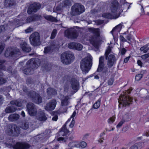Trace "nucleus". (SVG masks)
<instances>
[{"instance_id":"f257e3e1","label":"nucleus","mask_w":149,"mask_h":149,"mask_svg":"<svg viewBox=\"0 0 149 149\" xmlns=\"http://www.w3.org/2000/svg\"><path fill=\"white\" fill-rule=\"evenodd\" d=\"M26 107L28 112L30 116H36L37 118L40 120H47V118L45 116L43 111H40L37 113L35 105L32 103H28Z\"/></svg>"},{"instance_id":"f03ea898","label":"nucleus","mask_w":149,"mask_h":149,"mask_svg":"<svg viewBox=\"0 0 149 149\" xmlns=\"http://www.w3.org/2000/svg\"><path fill=\"white\" fill-rule=\"evenodd\" d=\"M92 58L91 56H87L81 61L80 67L83 73L86 74L91 69L92 65Z\"/></svg>"},{"instance_id":"7ed1b4c3","label":"nucleus","mask_w":149,"mask_h":149,"mask_svg":"<svg viewBox=\"0 0 149 149\" xmlns=\"http://www.w3.org/2000/svg\"><path fill=\"white\" fill-rule=\"evenodd\" d=\"M20 127L15 124H9L5 127L6 133L10 136H17L20 134Z\"/></svg>"},{"instance_id":"20e7f679","label":"nucleus","mask_w":149,"mask_h":149,"mask_svg":"<svg viewBox=\"0 0 149 149\" xmlns=\"http://www.w3.org/2000/svg\"><path fill=\"white\" fill-rule=\"evenodd\" d=\"M36 59L31 58L26 63V67L23 70L24 74H26L30 75L32 74L34 69L37 67L38 65L36 63Z\"/></svg>"},{"instance_id":"39448f33","label":"nucleus","mask_w":149,"mask_h":149,"mask_svg":"<svg viewBox=\"0 0 149 149\" xmlns=\"http://www.w3.org/2000/svg\"><path fill=\"white\" fill-rule=\"evenodd\" d=\"M88 31L92 33L96 37H93L91 38L90 42L94 47L97 48L98 46V40L97 37L100 36V30L98 28H88Z\"/></svg>"},{"instance_id":"423d86ee","label":"nucleus","mask_w":149,"mask_h":149,"mask_svg":"<svg viewBox=\"0 0 149 149\" xmlns=\"http://www.w3.org/2000/svg\"><path fill=\"white\" fill-rule=\"evenodd\" d=\"M85 10L83 6L79 3H76L72 7L70 14L72 16L77 15L84 12Z\"/></svg>"},{"instance_id":"0eeeda50","label":"nucleus","mask_w":149,"mask_h":149,"mask_svg":"<svg viewBox=\"0 0 149 149\" xmlns=\"http://www.w3.org/2000/svg\"><path fill=\"white\" fill-rule=\"evenodd\" d=\"M27 96L32 101L37 104L41 103L42 102V99L40 95L36 91H33L28 92Z\"/></svg>"},{"instance_id":"6e6552de","label":"nucleus","mask_w":149,"mask_h":149,"mask_svg":"<svg viewBox=\"0 0 149 149\" xmlns=\"http://www.w3.org/2000/svg\"><path fill=\"white\" fill-rule=\"evenodd\" d=\"M74 58L73 54L70 52H64L61 54V62L66 64L70 63Z\"/></svg>"},{"instance_id":"1a4fd4ad","label":"nucleus","mask_w":149,"mask_h":149,"mask_svg":"<svg viewBox=\"0 0 149 149\" xmlns=\"http://www.w3.org/2000/svg\"><path fill=\"white\" fill-rule=\"evenodd\" d=\"M5 56L6 57H11L15 58L20 55V52L17 48H8L5 53Z\"/></svg>"},{"instance_id":"9d476101","label":"nucleus","mask_w":149,"mask_h":149,"mask_svg":"<svg viewBox=\"0 0 149 149\" xmlns=\"http://www.w3.org/2000/svg\"><path fill=\"white\" fill-rule=\"evenodd\" d=\"M31 44L34 46H36L40 45L41 43L40 40V36L38 32L32 33L29 37Z\"/></svg>"},{"instance_id":"9b49d317","label":"nucleus","mask_w":149,"mask_h":149,"mask_svg":"<svg viewBox=\"0 0 149 149\" xmlns=\"http://www.w3.org/2000/svg\"><path fill=\"white\" fill-rule=\"evenodd\" d=\"M120 105H122L123 106L126 107L130 105V102L132 101V99L129 97V96L123 94L118 99Z\"/></svg>"},{"instance_id":"f8f14e48","label":"nucleus","mask_w":149,"mask_h":149,"mask_svg":"<svg viewBox=\"0 0 149 149\" xmlns=\"http://www.w3.org/2000/svg\"><path fill=\"white\" fill-rule=\"evenodd\" d=\"M77 30L73 28H69L65 31L64 34L68 38L75 39L77 38L78 34Z\"/></svg>"},{"instance_id":"ddd939ff","label":"nucleus","mask_w":149,"mask_h":149,"mask_svg":"<svg viewBox=\"0 0 149 149\" xmlns=\"http://www.w3.org/2000/svg\"><path fill=\"white\" fill-rule=\"evenodd\" d=\"M40 7L41 5L39 3L33 4L28 8L27 13L28 14H30L32 13L36 12Z\"/></svg>"},{"instance_id":"4468645a","label":"nucleus","mask_w":149,"mask_h":149,"mask_svg":"<svg viewBox=\"0 0 149 149\" xmlns=\"http://www.w3.org/2000/svg\"><path fill=\"white\" fill-rule=\"evenodd\" d=\"M30 147V146L28 143L25 142H18L13 146L14 149H28Z\"/></svg>"},{"instance_id":"2eb2a0df","label":"nucleus","mask_w":149,"mask_h":149,"mask_svg":"<svg viewBox=\"0 0 149 149\" xmlns=\"http://www.w3.org/2000/svg\"><path fill=\"white\" fill-rule=\"evenodd\" d=\"M56 104V101L54 99L52 100L46 104L45 107V109L47 111L53 110L55 109Z\"/></svg>"},{"instance_id":"dca6fc26","label":"nucleus","mask_w":149,"mask_h":149,"mask_svg":"<svg viewBox=\"0 0 149 149\" xmlns=\"http://www.w3.org/2000/svg\"><path fill=\"white\" fill-rule=\"evenodd\" d=\"M118 3L116 0H113L111 1L110 5V10L113 14H116L115 13L118 8Z\"/></svg>"},{"instance_id":"f3484780","label":"nucleus","mask_w":149,"mask_h":149,"mask_svg":"<svg viewBox=\"0 0 149 149\" xmlns=\"http://www.w3.org/2000/svg\"><path fill=\"white\" fill-rule=\"evenodd\" d=\"M68 46L70 49H75L78 51L81 50L83 48L82 45L79 43L75 42L70 43L68 44Z\"/></svg>"},{"instance_id":"a211bd4d","label":"nucleus","mask_w":149,"mask_h":149,"mask_svg":"<svg viewBox=\"0 0 149 149\" xmlns=\"http://www.w3.org/2000/svg\"><path fill=\"white\" fill-rule=\"evenodd\" d=\"M107 60H108L107 65L109 68L113 66L116 61L115 56L113 54L110 55Z\"/></svg>"},{"instance_id":"6ab92c4d","label":"nucleus","mask_w":149,"mask_h":149,"mask_svg":"<svg viewBox=\"0 0 149 149\" xmlns=\"http://www.w3.org/2000/svg\"><path fill=\"white\" fill-rule=\"evenodd\" d=\"M71 5V3L70 1L68 0H66L60 3L57 7L56 9L57 10H61L63 8Z\"/></svg>"},{"instance_id":"aec40b11","label":"nucleus","mask_w":149,"mask_h":149,"mask_svg":"<svg viewBox=\"0 0 149 149\" xmlns=\"http://www.w3.org/2000/svg\"><path fill=\"white\" fill-rule=\"evenodd\" d=\"M6 61L4 60H0V76H2L3 74L2 70L6 71L7 63H6Z\"/></svg>"},{"instance_id":"412c9836","label":"nucleus","mask_w":149,"mask_h":149,"mask_svg":"<svg viewBox=\"0 0 149 149\" xmlns=\"http://www.w3.org/2000/svg\"><path fill=\"white\" fill-rule=\"evenodd\" d=\"M71 84L72 89L76 92L79 89V83L76 79L72 78L71 80Z\"/></svg>"},{"instance_id":"4be33fe9","label":"nucleus","mask_w":149,"mask_h":149,"mask_svg":"<svg viewBox=\"0 0 149 149\" xmlns=\"http://www.w3.org/2000/svg\"><path fill=\"white\" fill-rule=\"evenodd\" d=\"M120 14V13H119L118 14H112L109 13H105L102 14V16L106 18L116 19L119 17Z\"/></svg>"},{"instance_id":"5701e85b","label":"nucleus","mask_w":149,"mask_h":149,"mask_svg":"<svg viewBox=\"0 0 149 149\" xmlns=\"http://www.w3.org/2000/svg\"><path fill=\"white\" fill-rule=\"evenodd\" d=\"M70 121V119L68 120V121L63 126L62 128L61 129V130L59 133V135H62L63 136H66L69 132V131L66 128V124L68 122Z\"/></svg>"},{"instance_id":"b1692460","label":"nucleus","mask_w":149,"mask_h":149,"mask_svg":"<svg viewBox=\"0 0 149 149\" xmlns=\"http://www.w3.org/2000/svg\"><path fill=\"white\" fill-rule=\"evenodd\" d=\"M122 23H122L121 24L120 23L117 26H116L111 31V33L112 34L114 39H117L118 36H117L116 37H115L114 36L113 33L114 32V33H116L118 32L119 33L120 31L123 26L122 24Z\"/></svg>"},{"instance_id":"393cba45","label":"nucleus","mask_w":149,"mask_h":149,"mask_svg":"<svg viewBox=\"0 0 149 149\" xmlns=\"http://www.w3.org/2000/svg\"><path fill=\"white\" fill-rule=\"evenodd\" d=\"M104 56H101L100 58L99 66L97 70V72H101L104 66Z\"/></svg>"},{"instance_id":"a878e982","label":"nucleus","mask_w":149,"mask_h":149,"mask_svg":"<svg viewBox=\"0 0 149 149\" xmlns=\"http://www.w3.org/2000/svg\"><path fill=\"white\" fill-rule=\"evenodd\" d=\"M20 46L22 50L24 52H28L31 50V47H29L25 42H23L21 43Z\"/></svg>"},{"instance_id":"bb28decb","label":"nucleus","mask_w":149,"mask_h":149,"mask_svg":"<svg viewBox=\"0 0 149 149\" xmlns=\"http://www.w3.org/2000/svg\"><path fill=\"white\" fill-rule=\"evenodd\" d=\"M19 117V116L17 113L10 114L8 117V120L10 122H15L17 120Z\"/></svg>"},{"instance_id":"cd10ccee","label":"nucleus","mask_w":149,"mask_h":149,"mask_svg":"<svg viewBox=\"0 0 149 149\" xmlns=\"http://www.w3.org/2000/svg\"><path fill=\"white\" fill-rule=\"evenodd\" d=\"M130 119L129 115L128 113L126 114L123 117L122 120L116 126L117 128L120 127L125 123L126 120H128Z\"/></svg>"},{"instance_id":"c85d7f7f","label":"nucleus","mask_w":149,"mask_h":149,"mask_svg":"<svg viewBox=\"0 0 149 149\" xmlns=\"http://www.w3.org/2000/svg\"><path fill=\"white\" fill-rule=\"evenodd\" d=\"M17 110V108L13 106H11L7 107L5 110L6 112L7 113H10L14 112Z\"/></svg>"},{"instance_id":"c756f323","label":"nucleus","mask_w":149,"mask_h":149,"mask_svg":"<svg viewBox=\"0 0 149 149\" xmlns=\"http://www.w3.org/2000/svg\"><path fill=\"white\" fill-rule=\"evenodd\" d=\"M54 48V46L53 45L47 46L44 48V52L45 54L51 53Z\"/></svg>"},{"instance_id":"7c9ffc66","label":"nucleus","mask_w":149,"mask_h":149,"mask_svg":"<svg viewBox=\"0 0 149 149\" xmlns=\"http://www.w3.org/2000/svg\"><path fill=\"white\" fill-rule=\"evenodd\" d=\"M69 98L68 96H66L61 99V105L67 106L68 104Z\"/></svg>"},{"instance_id":"2f4dec72","label":"nucleus","mask_w":149,"mask_h":149,"mask_svg":"<svg viewBox=\"0 0 149 149\" xmlns=\"http://www.w3.org/2000/svg\"><path fill=\"white\" fill-rule=\"evenodd\" d=\"M15 4L14 0H6L4 2V6L6 7L11 6Z\"/></svg>"},{"instance_id":"473e14b6","label":"nucleus","mask_w":149,"mask_h":149,"mask_svg":"<svg viewBox=\"0 0 149 149\" xmlns=\"http://www.w3.org/2000/svg\"><path fill=\"white\" fill-rule=\"evenodd\" d=\"M22 102L21 100H12L10 102V103L12 105H15V106L21 107L22 105Z\"/></svg>"},{"instance_id":"72a5a7b5","label":"nucleus","mask_w":149,"mask_h":149,"mask_svg":"<svg viewBox=\"0 0 149 149\" xmlns=\"http://www.w3.org/2000/svg\"><path fill=\"white\" fill-rule=\"evenodd\" d=\"M44 17L46 19L52 22H57L58 21L56 18L54 17L51 15L45 16Z\"/></svg>"},{"instance_id":"f704fd0d","label":"nucleus","mask_w":149,"mask_h":149,"mask_svg":"<svg viewBox=\"0 0 149 149\" xmlns=\"http://www.w3.org/2000/svg\"><path fill=\"white\" fill-rule=\"evenodd\" d=\"M47 92L49 95H56L57 93L56 91L54 89L51 88L47 89Z\"/></svg>"},{"instance_id":"c9c22d12","label":"nucleus","mask_w":149,"mask_h":149,"mask_svg":"<svg viewBox=\"0 0 149 149\" xmlns=\"http://www.w3.org/2000/svg\"><path fill=\"white\" fill-rule=\"evenodd\" d=\"M29 123L28 122H25L22 123L21 126V127L24 130H26L29 128Z\"/></svg>"},{"instance_id":"e433bc0d","label":"nucleus","mask_w":149,"mask_h":149,"mask_svg":"<svg viewBox=\"0 0 149 149\" xmlns=\"http://www.w3.org/2000/svg\"><path fill=\"white\" fill-rule=\"evenodd\" d=\"M67 106L61 105V106L59 109L60 112L62 113L66 112L67 111Z\"/></svg>"},{"instance_id":"4c0bfd02","label":"nucleus","mask_w":149,"mask_h":149,"mask_svg":"<svg viewBox=\"0 0 149 149\" xmlns=\"http://www.w3.org/2000/svg\"><path fill=\"white\" fill-rule=\"evenodd\" d=\"M68 146L70 148H74V147H78V146H79L77 142H71L69 143Z\"/></svg>"},{"instance_id":"58836bf2","label":"nucleus","mask_w":149,"mask_h":149,"mask_svg":"<svg viewBox=\"0 0 149 149\" xmlns=\"http://www.w3.org/2000/svg\"><path fill=\"white\" fill-rule=\"evenodd\" d=\"M141 96L142 98L143 96H146L148 95V94L149 93L148 91L145 89H142L141 91Z\"/></svg>"},{"instance_id":"ea45409f","label":"nucleus","mask_w":149,"mask_h":149,"mask_svg":"<svg viewBox=\"0 0 149 149\" xmlns=\"http://www.w3.org/2000/svg\"><path fill=\"white\" fill-rule=\"evenodd\" d=\"M148 45H146L141 47L140 50L141 51H143L144 53H146L149 50V48L148 47Z\"/></svg>"},{"instance_id":"a19ab883","label":"nucleus","mask_w":149,"mask_h":149,"mask_svg":"<svg viewBox=\"0 0 149 149\" xmlns=\"http://www.w3.org/2000/svg\"><path fill=\"white\" fill-rule=\"evenodd\" d=\"M8 29V25L7 24L1 25L0 26V33Z\"/></svg>"},{"instance_id":"79ce46f5","label":"nucleus","mask_w":149,"mask_h":149,"mask_svg":"<svg viewBox=\"0 0 149 149\" xmlns=\"http://www.w3.org/2000/svg\"><path fill=\"white\" fill-rule=\"evenodd\" d=\"M33 21H37L41 19L42 17L41 15H38L35 14L33 15Z\"/></svg>"},{"instance_id":"37998d69","label":"nucleus","mask_w":149,"mask_h":149,"mask_svg":"<svg viewBox=\"0 0 149 149\" xmlns=\"http://www.w3.org/2000/svg\"><path fill=\"white\" fill-rule=\"evenodd\" d=\"M100 100L99 99L97 101L93 106V107L95 109H97L100 106Z\"/></svg>"},{"instance_id":"c03bdc74","label":"nucleus","mask_w":149,"mask_h":149,"mask_svg":"<svg viewBox=\"0 0 149 149\" xmlns=\"http://www.w3.org/2000/svg\"><path fill=\"white\" fill-rule=\"evenodd\" d=\"M138 149H141L144 146V143H143L139 142L135 143Z\"/></svg>"},{"instance_id":"a18cd8bd","label":"nucleus","mask_w":149,"mask_h":149,"mask_svg":"<svg viewBox=\"0 0 149 149\" xmlns=\"http://www.w3.org/2000/svg\"><path fill=\"white\" fill-rule=\"evenodd\" d=\"M111 47H110V46H108L107 49L106 50L105 55V58L106 59H107V56L109 54V53L111 52Z\"/></svg>"},{"instance_id":"49530a36","label":"nucleus","mask_w":149,"mask_h":149,"mask_svg":"<svg viewBox=\"0 0 149 149\" xmlns=\"http://www.w3.org/2000/svg\"><path fill=\"white\" fill-rule=\"evenodd\" d=\"M57 33V30L56 29H54L51 34L50 38L51 39H54Z\"/></svg>"},{"instance_id":"de8ad7c7","label":"nucleus","mask_w":149,"mask_h":149,"mask_svg":"<svg viewBox=\"0 0 149 149\" xmlns=\"http://www.w3.org/2000/svg\"><path fill=\"white\" fill-rule=\"evenodd\" d=\"M143 75L142 74H139L136 76L135 79L137 81H139L142 77Z\"/></svg>"},{"instance_id":"09e8293b","label":"nucleus","mask_w":149,"mask_h":149,"mask_svg":"<svg viewBox=\"0 0 149 149\" xmlns=\"http://www.w3.org/2000/svg\"><path fill=\"white\" fill-rule=\"evenodd\" d=\"M33 21H34L33 15L28 17L26 19V22L27 23H30Z\"/></svg>"},{"instance_id":"8fccbe9b","label":"nucleus","mask_w":149,"mask_h":149,"mask_svg":"<svg viewBox=\"0 0 149 149\" xmlns=\"http://www.w3.org/2000/svg\"><path fill=\"white\" fill-rule=\"evenodd\" d=\"M86 145L87 144L86 142L84 141H82L80 143L79 145V146L78 147H81L82 148H84L86 146Z\"/></svg>"},{"instance_id":"3c124183","label":"nucleus","mask_w":149,"mask_h":149,"mask_svg":"<svg viewBox=\"0 0 149 149\" xmlns=\"http://www.w3.org/2000/svg\"><path fill=\"white\" fill-rule=\"evenodd\" d=\"M115 117L114 116H112L108 120V122L109 124H111L113 123L115 120Z\"/></svg>"},{"instance_id":"603ef678","label":"nucleus","mask_w":149,"mask_h":149,"mask_svg":"<svg viewBox=\"0 0 149 149\" xmlns=\"http://www.w3.org/2000/svg\"><path fill=\"white\" fill-rule=\"evenodd\" d=\"M6 82V79L2 77H0V85L3 84Z\"/></svg>"},{"instance_id":"864d4df0","label":"nucleus","mask_w":149,"mask_h":149,"mask_svg":"<svg viewBox=\"0 0 149 149\" xmlns=\"http://www.w3.org/2000/svg\"><path fill=\"white\" fill-rule=\"evenodd\" d=\"M126 52L127 50L124 48L121 49L120 50V53L122 55H124Z\"/></svg>"},{"instance_id":"5fc2aeb1","label":"nucleus","mask_w":149,"mask_h":149,"mask_svg":"<svg viewBox=\"0 0 149 149\" xmlns=\"http://www.w3.org/2000/svg\"><path fill=\"white\" fill-rule=\"evenodd\" d=\"M120 40L122 42H127V40L125 39L124 37L122 35H120Z\"/></svg>"},{"instance_id":"6e6d98bb","label":"nucleus","mask_w":149,"mask_h":149,"mask_svg":"<svg viewBox=\"0 0 149 149\" xmlns=\"http://www.w3.org/2000/svg\"><path fill=\"white\" fill-rule=\"evenodd\" d=\"M93 21L95 22L96 24H96L97 25H99L101 24H102L104 22L103 21L100 20H96V21Z\"/></svg>"},{"instance_id":"4d7b16f0","label":"nucleus","mask_w":149,"mask_h":149,"mask_svg":"<svg viewBox=\"0 0 149 149\" xmlns=\"http://www.w3.org/2000/svg\"><path fill=\"white\" fill-rule=\"evenodd\" d=\"M149 57V53L143 55L141 56V58L144 59H145Z\"/></svg>"},{"instance_id":"13d9d810","label":"nucleus","mask_w":149,"mask_h":149,"mask_svg":"<svg viewBox=\"0 0 149 149\" xmlns=\"http://www.w3.org/2000/svg\"><path fill=\"white\" fill-rule=\"evenodd\" d=\"M12 68L11 66H9L8 67V65L7 66V70L6 71L12 73Z\"/></svg>"},{"instance_id":"bf43d9fd","label":"nucleus","mask_w":149,"mask_h":149,"mask_svg":"<svg viewBox=\"0 0 149 149\" xmlns=\"http://www.w3.org/2000/svg\"><path fill=\"white\" fill-rule=\"evenodd\" d=\"M33 28L29 27L28 29L25 30V32L26 33H28L31 32V31H33Z\"/></svg>"},{"instance_id":"052dcab7","label":"nucleus","mask_w":149,"mask_h":149,"mask_svg":"<svg viewBox=\"0 0 149 149\" xmlns=\"http://www.w3.org/2000/svg\"><path fill=\"white\" fill-rule=\"evenodd\" d=\"M126 38L128 41H130L132 39V36L131 34H129L126 37Z\"/></svg>"},{"instance_id":"680f3d73","label":"nucleus","mask_w":149,"mask_h":149,"mask_svg":"<svg viewBox=\"0 0 149 149\" xmlns=\"http://www.w3.org/2000/svg\"><path fill=\"white\" fill-rule=\"evenodd\" d=\"M113 82V80L112 79H110L108 81V84L109 85H111L112 84Z\"/></svg>"},{"instance_id":"e2e57ef3","label":"nucleus","mask_w":149,"mask_h":149,"mask_svg":"<svg viewBox=\"0 0 149 149\" xmlns=\"http://www.w3.org/2000/svg\"><path fill=\"white\" fill-rule=\"evenodd\" d=\"M74 123H75V121H74V118H73L72 119V120L70 124L69 125V126L71 128L74 125Z\"/></svg>"},{"instance_id":"0e129e2a","label":"nucleus","mask_w":149,"mask_h":149,"mask_svg":"<svg viewBox=\"0 0 149 149\" xmlns=\"http://www.w3.org/2000/svg\"><path fill=\"white\" fill-rule=\"evenodd\" d=\"M130 57V56H129L125 58L124 59V62L125 63H127Z\"/></svg>"},{"instance_id":"69168bd1","label":"nucleus","mask_w":149,"mask_h":149,"mask_svg":"<svg viewBox=\"0 0 149 149\" xmlns=\"http://www.w3.org/2000/svg\"><path fill=\"white\" fill-rule=\"evenodd\" d=\"M129 149H138L137 147L135 144L132 146Z\"/></svg>"},{"instance_id":"338daca9","label":"nucleus","mask_w":149,"mask_h":149,"mask_svg":"<svg viewBox=\"0 0 149 149\" xmlns=\"http://www.w3.org/2000/svg\"><path fill=\"white\" fill-rule=\"evenodd\" d=\"M58 118V116L57 115H55L53 117L52 119L53 121H56L57 120Z\"/></svg>"},{"instance_id":"774afa93","label":"nucleus","mask_w":149,"mask_h":149,"mask_svg":"<svg viewBox=\"0 0 149 149\" xmlns=\"http://www.w3.org/2000/svg\"><path fill=\"white\" fill-rule=\"evenodd\" d=\"M143 98L145 100H149V95L146 96H143Z\"/></svg>"}]
</instances>
